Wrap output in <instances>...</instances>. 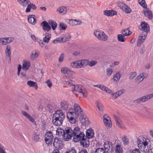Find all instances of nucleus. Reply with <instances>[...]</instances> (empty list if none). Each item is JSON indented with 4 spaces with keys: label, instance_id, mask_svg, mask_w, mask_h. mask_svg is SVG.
Listing matches in <instances>:
<instances>
[{
    "label": "nucleus",
    "instance_id": "f03ea898",
    "mask_svg": "<svg viewBox=\"0 0 153 153\" xmlns=\"http://www.w3.org/2000/svg\"><path fill=\"white\" fill-rule=\"evenodd\" d=\"M72 82V80L71 81L64 80L62 82L65 85L71 86L72 87L71 90L73 92L75 91L78 92L81 96L86 97L87 94V91L81 85H74Z\"/></svg>",
    "mask_w": 153,
    "mask_h": 153
},
{
    "label": "nucleus",
    "instance_id": "a19ab883",
    "mask_svg": "<svg viewBox=\"0 0 153 153\" xmlns=\"http://www.w3.org/2000/svg\"><path fill=\"white\" fill-rule=\"evenodd\" d=\"M123 150L120 146L117 145L116 146L115 151L116 153H122Z\"/></svg>",
    "mask_w": 153,
    "mask_h": 153
},
{
    "label": "nucleus",
    "instance_id": "0eeeda50",
    "mask_svg": "<svg viewBox=\"0 0 153 153\" xmlns=\"http://www.w3.org/2000/svg\"><path fill=\"white\" fill-rule=\"evenodd\" d=\"M152 97H153V93L148 94L146 95L143 96L140 98L134 100L133 102L136 104L148 101Z\"/></svg>",
    "mask_w": 153,
    "mask_h": 153
},
{
    "label": "nucleus",
    "instance_id": "864d4df0",
    "mask_svg": "<svg viewBox=\"0 0 153 153\" xmlns=\"http://www.w3.org/2000/svg\"><path fill=\"white\" fill-rule=\"evenodd\" d=\"M126 4L124 3L119 1L117 3V5L118 7L120 8L122 10Z\"/></svg>",
    "mask_w": 153,
    "mask_h": 153
},
{
    "label": "nucleus",
    "instance_id": "bb28decb",
    "mask_svg": "<svg viewBox=\"0 0 153 153\" xmlns=\"http://www.w3.org/2000/svg\"><path fill=\"white\" fill-rule=\"evenodd\" d=\"M33 15H30L28 17V20L29 22L33 25H35L36 23V19Z\"/></svg>",
    "mask_w": 153,
    "mask_h": 153
},
{
    "label": "nucleus",
    "instance_id": "39448f33",
    "mask_svg": "<svg viewBox=\"0 0 153 153\" xmlns=\"http://www.w3.org/2000/svg\"><path fill=\"white\" fill-rule=\"evenodd\" d=\"M75 133L74 136V139L76 142H77L80 140V141L86 137L84 133L81 132L80 129L78 127H75Z\"/></svg>",
    "mask_w": 153,
    "mask_h": 153
},
{
    "label": "nucleus",
    "instance_id": "aec40b11",
    "mask_svg": "<svg viewBox=\"0 0 153 153\" xmlns=\"http://www.w3.org/2000/svg\"><path fill=\"white\" fill-rule=\"evenodd\" d=\"M143 13L145 16L149 19H152L153 18L152 14L151 11L149 9L144 10Z\"/></svg>",
    "mask_w": 153,
    "mask_h": 153
},
{
    "label": "nucleus",
    "instance_id": "49530a36",
    "mask_svg": "<svg viewBox=\"0 0 153 153\" xmlns=\"http://www.w3.org/2000/svg\"><path fill=\"white\" fill-rule=\"evenodd\" d=\"M125 36L122 34H118L117 35L118 40L120 42H124L125 41Z\"/></svg>",
    "mask_w": 153,
    "mask_h": 153
},
{
    "label": "nucleus",
    "instance_id": "37998d69",
    "mask_svg": "<svg viewBox=\"0 0 153 153\" xmlns=\"http://www.w3.org/2000/svg\"><path fill=\"white\" fill-rule=\"evenodd\" d=\"M139 4L144 8H147V6L145 0H138Z\"/></svg>",
    "mask_w": 153,
    "mask_h": 153
},
{
    "label": "nucleus",
    "instance_id": "69168bd1",
    "mask_svg": "<svg viewBox=\"0 0 153 153\" xmlns=\"http://www.w3.org/2000/svg\"><path fill=\"white\" fill-rule=\"evenodd\" d=\"M64 55L63 53H62L60 56L59 59V62H62L64 59Z\"/></svg>",
    "mask_w": 153,
    "mask_h": 153
},
{
    "label": "nucleus",
    "instance_id": "72a5a7b5",
    "mask_svg": "<svg viewBox=\"0 0 153 153\" xmlns=\"http://www.w3.org/2000/svg\"><path fill=\"white\" fill-rule=\"evenodd\" d=\"M48 23L51 26L53 30H54L57 27V24L56 22L53 20H49Z\"/></svg>",
    "mask_w": 153,
    "mask_h": 153
},
{
    "label": "nucleus",
    "instance_id": "c85d7f7f",
    "mask_svg": "<svg viewBox=\"0 0 153 153\" xmlns=\"http://www.w3.org/2000/svg\"><path fill=\"white\" fill-rule=\"evenodd\" d=\"M65 129L64 130L62 129H57L56 130V135H58L59 136H62L63 137V138L64 140V136L65 134Z\"/></svg>",
    "mask_w": 153,
    "mask_h": 153
},
{
    "label": "nucleus",
    "instance_id": "412c9836",
    "mask_svg": "<svg viewBox=\"0 0 153 153\" xmlns=\"http://www.w3.org/2000/svg\"><path fill=\"white\" fill-rule=\"evenodd\" d=\"M79 68H81L85 67L88 64V60L86 59H83L81 60H78Z\"/></svg>",
    "mask_w": 153,
    "mask_h": 153
},
{
    "label": "nucleus",
    "instance_id": "a211bd4d",
    "mask_svg": "<svg viewBox=\"0 0 153 153\" xmlns=\"http://www.w3.org/2000/svg\"><path fill=\"white\" fill-rule=\"evenodd\" d=\"M114 118L116 122L117 125L119 127L121 128H123L124 126L120 119L116 115H114Z\"/></svg>",
    "mask_w": 153,
    "mask_h": 153
},
{
    "label": "nucleus",
    "instance_id": "2f4dec72",
    "mask_svg": "<svg viewBox=\"0 0 153 153\" xmlns=\"http://www.w3.org/2000/svg\"><path fill=\"white\" fill-rule=\"evenodd\" d=\"M18 1L22 5L25 7H26L30 3V1L29 0H18Z\"/></svg>",
    "mask_w": 153,
    "mask_h": 153
},
{
    "label": "nucleus",
    "instance_id": "e2e57ef3",
    "mask_svg": "<svg viewBox=\"0 0 153 153\" xmlns=\"http://www.w3.org/2000/svg\"><path fill=\"white\" fill-rule=\"evenodd\" d=\"M22 113L24 116L27 118L30 116L28 114L24 111H22Z\"/></svg>",
    "mask_w": 153,
    "mask_h": 153
},
{
    "label": "nucleus",
    "instance_id": "2eb2a0df",
    "mask_svg": "<svg viewBox=\"0 0 153 153\" xmlns=\"http://www.w3.org/2000/svg\"><path fill=\"white\" fill-rule=\"evenodd\" d=\"M43 29L46 31H48L51 29V26L46 21H43L41 23Z\"/></svg>",
    "mask_w": 153,
    "mask_h": 153
},
{
    "label": "nucleus",
    "instance_id": "3c124183",
    "mask_svg": "<svg viewBox=\"0 0 153 153\" xmlns=\"http://www.w3.org/2000/svg\"><path fill=\"white\" fill-rule=\"evenodd\" d=\"M122 141L124 145H127L128 143V140L126 137L124 136L122 138Z\"/></svg>",
    "mask_w": 153,
    "mask_h": 153
},
{
    "label": "nucleus",
    "instance_id": "f704fd0d",
    "mask_svg": "<svg viewBox=\"0 0 153 153\" xmlns=\"http://www.w3.org/2000/svg\"><path fill=\"white\" fill-rule=\"evenodd\" d=\"M96 103L98 110L100 111H102L103 110V107L102 103L97 100L96 101Z\"/></svg>",
    "mask_w": 153,
    "mask_h": 153
},
{
    "label": "nucleus",
    "instance_id": "13d9d810",
    "mask_svg": "<svg viewBox=\"0 0 153 153\" xmlns=\"http://www.w3.org/2000/svg\"><path fill=\"white\" fill-rule=\"evenodd\" d=\"M106 72L107 75L108 76H110L113 72L112 69L110 68H107L106 69Z\"/></svg>",
    "mask_w": 153,
    "mask_h": 153
},
{
    "label": "nucleus",
    "instance_id": "7ed1b4c3",
    "mask_svg": "<svg viewBox=\"0 0 153 153\" xmlns=\"http://www.w3.org/2000/svg\"><path fill=\"white\" fill-rule=\"evenodd\" d=\"M65 119L64 113L61 110H57L53 114L52 122L56 126H60Z\"/></svg>",
    "mask_w": 153,
    "mask_h": 153
},
{
    "label": "nucleus",
    "instance_id": "a878e982",
    "mask_svg": "<svg viewBox=\"0 0 153 153\" xmlns=\"http://www.w3.org/2000/svg\"><path fill=\"white\" fill-rule=\"evenodd\" d=\"M31 8H32L33 10H36V7L35 5L31 3L30 2V3L27 5V7L26 10V12L27 13L30 12Z\"/></svg>",
    "mask_w": 153,
    "mask_h": 153
},
{
    "label": "nucleus",
    "instance_id": "680f3d73",
    "mask_svg": "<svg viewBox=\"0 0 153 153\" xmlns=\"http://www.w3.org/2000/svg\"><path fill=\"white\" fill-rule=\"evenodd\" d=\"M29 121L30 122H32L33 123V124H34L36 126V121H35L32 118V116L30 115L28 118Z\"/></svg>",
    "mask_w": 153,
    "mask_h": 153
},
{
    "label": "nucleus",
    "instance_id": "c03bdc74",
    "mask_svg": "<svg viewBox=\"0 0 153 153\" xmlns=\"http://www.w3.org/2000/svg\"><path fill=\"white\" fill-rule=\"evenodd\" d=\"M136 75L137 73L135 71L131 72L128 75L129 79L130 80H132Z\"/></svg>",
    "mask_w": 153,
    "mask_h": 153
},
{
    "label": "nucleus",
    "instance_id": "5fc2aeb1",
    "mask_svg": "<svg viewBox=\"0 0 153 153\" xmlns=\"http://www.w3.org/2000/svg\"><path fill=\"white\" fill-rule=\"evenodd\" d=\"M68 23L71 26L76 25V23L75 22V20L74 19H71L68 20Z\"/></svg>",
    "mask_w": 153,
    "mask_h": 153
},
{
    "label": "nucleus",
    "instance_id": "de8ad7c7",
    "mask_svg": "<svg viewBox=\"0 0 153 153\" xmlns=\"http://www.w3.org/2000/svg\"><path fill=\"white\" fill-rule=\"evenodd\" d=\"M97 63V61L96 60H91L89 61L88 60V65L89 66L91 67L95 65Z\"/></svg>",
    "mask_w": 153,
    "mask_h": 153
},
{
    "label": "nucleus",
    "instance_id": "6e6d98bb",
    "mask_svg": "<svg viewBox=\"0 0 153 153\" xmlns=\"http://www.w3.org/2000/svg\"><path fill=\"white\" fill-rule=\"evenodd\" d=\"M65 153H76V151L74 148H72L68 149Z\"/></svg>",
    "mask_w": 153,
    "mask_h": 153
},
{
    "label": "nucleus",
    "instance_id": "6e6552de",
    "mask_svg": "<svg viewBox=\"0 0 153 153\" xmlns=\"http://www.w3.org/2000/svg\"><path fill=\"white\" fill-rule=\"evenodd\" d=\"M95 36L100 40L105 41L107 40V36L102 31L97 30L94 32Z\"/></svg>",
    "mask_w": 153,
    "mask_h": 153
},
{
    "label": "nucleus",
    "instance_id": "6ab92c4d",
    "mask_svg": "<svg viewBox=\"0 0 153 153\" xmlns=\"http://www.w3.org/2000/svg\"><path fill=\"white\" fill-rule=\"evenodd\" d=\"M146 74L144 73H142L140 74L139 76L136 77L135 79V82L139 83L142 81L145 78L144 75Z\"/></svg>",
    "mask_w": 153,
    "mask_h": 153
},
{
    "label": "nucleus",
    "instance_id": "4be33fe9",
    "mask_svg": "<svg viewBox=\"0 0 153 153\" xmlns=\"http://www.w3.org/2000/svg\"><path fill=\"white\" fill-rule=\"evenodd\" d=\"M94 131L91 128H89L87 130L86 132V137L88 138H91L94 136Z\"/></svg>",
    "mask_w": 153,
    "mask_h": 153
},
{
    "label": "nucleus",
    "instance_id": "bf43d9fd",
    "mask_svg": "<svg viewBox=\"0 0 153 153\" xmlns=\"http://www.w3.org/2000/svg\"><path fill=\"white\" fill-rule=\"evenodd\" d=\"M108 94H111L113 98L114 99L117 98L118 97L116 92L114 93L111 90V92H110L108 93Z\"/></svg>",
    "mask_w": 153,
    "mask_h": 153
},
{
    "label": "nucleus",
    "instance_id": "cd10ccee",
    "mask_svg": "<svg viewBox=\"0 0 153 153\" xmlns=\"http://www.w3.org/2000/svg\"><path fill=\"white\" fill-rule=\"evenodd\" d=\"M51 37V34L48 33H46L45 34V36L43 39V41L48 43L49 42Z\"/></svg>",
    "mask_w": 153,
    "mask_h": 153
},
{
    "label": "nucleus",
    "instance_id": "4468645a",
    "mask_svg": "<svg viewBox=\"0 0 153 153\" xmlns=\"http://www.w3.org/2000/svg\"><path fill=\"white\" fill-rule=\"evenodd\" d=\"M103 121L105 125L107 126L110 127L111 126V121L110 117L107 114H105L103 116Z\"/></svg>",
    "mask_w": 153,
    "mask_h": 153
},
{
    "label": "nucleus",
    "instance_id": "79ce46f5",
    "mask_svg": "<svg viewBox=\"0 0 153 153\" xmlns=\"http://www.w3.org/2000/svg\"><path fill=\"white\" fill-rule=\"evenodd\" d=\"M99 88L102 90L105 91L108 93L111 92V90L104 85H100Z\"/></svg>",
    "mask_w": 153,
    "mask_h": 153
},
{
    "label": "nucleus",
    "instance_id": "c756f323",
    "mask_svg": "<svg viewBox=\"0 0 153 153\" xmlns=\"http://www.w3.org/2000/svg\"><path fill=\"white\" fill-rule=\"evenodd\" d=\"M30 65V62L24 61L23 64V69L25 70H27Z\"/></svg>",
    "mask_w": 153,
    "mask_h": 153
},
{
    "label": "nucleus",
    "instance_id": "5701e85b",
    "mask_svg": "<svg viewBox=\"0 0 153 153\" xmlns=\"http://www.w3.org/2000/svg\"><path fill=\"white\" fill-rule=\"evenodd\" d=\"M81 145L83 147H87L89 145V142L88 139H85V138L82 140L80 141Z\"/></svg>",
    "mask_w": 153,
    "mask_h": 153
},
{
    "label": "nucleus",
    "instance_id": "a18cd8bd",
    "mask_svg": "<svg viewBox=\"0 0 153 153\" xmlns=\"http://www.w3.org/2000/svg\"><path fill=\"white\" fill-rule=\"evenodd\" d=\"M59 26L60 29L63 30H65L67 27V25L62 22H61L59 23Z\"/></svg>",
    "mask_w": 153,
    "mask_h": 153
},
{
    "label": "nucleus",
    "instance_id": "ea45409f",
    "mask_svg": "<svg viewBox=\"0 0 153 153\" xmlns=\"http://www.w3.org/2000/svg\"><path fill=\"white\" fill-rule=\"evenodd\" d=\"M71 65L72 67L74 68H79L80 67L78 61H77L71 63Z\"/></svg>",
    "mask_w": 153,
    "mask_h": 153
},
{
    "label": "nucleus",
    "instance_id": "dca6fc26",
    "mask_svg": "<svg viewBox=\"0 0 153 153\" xmlns=\"http://www.w3.org/2000/svg\"><path fill=\"white\" fill-rule=\"evenodd\" d=\"M61 145L62 141L56 137L54 139L53 145L55 148H60Z\"/></svg>",
    "mask_w": 153,
    "mask_h": 153
},
{
    "label": "nucleus",
    "instance_id": "4d7b16f0",
    "mask_svg": "<svg viewBox=\"0 0 153 153\" xmlns=\"http://www.w3.org/2000/svg\"><path fill=\"white\" fill-rule=\"evenodd\" d=\"M5 38H0V44L2 45H6L7 44Z\"/></svg>",
    "mask_w": 153,
    "mask_h": 153
},
{
    "label": "nucleus",
    "instance_id": "b1692460",
    "mask_svg": "<svg viewBox=\"0 0 153 153\" xmlns=\"http://www.w3.org/2000/svg\"><path fill=\"white\" fill-rule=\"evenodd\" d=\"M32 138L33 140L35 142L39 141L41 139L39 133L36 132L33 133V135Z\"/></svg>",
    "mask_w": 153,
    "mask_h": 153
},
{
    "label": "nucleus",
    "instance_id": "ddd939ff",
    "mask_svg": "<svg viewBox=\"0 0 153 153\" xmlns=\"http://www.w3.org/2000/svg\"><path fill=\"white\" fill-rule=\"evenodd\" d=\"M69 104L65 101H63L60 103V108L62 111H66L69 108Z\"/></svg>",
    "mask_w": 153,
    "mask_h": 153
},
{
    "label": "nucleus",
    "instance_id": "052dcab7",
    "mask_svg": "<svg viewBox=\"0 0 153 153\" xmlns=\"http://www.w3.org/2000/svg\"><path fill=\"white\" fill-rule=\"evenodd\" d=\"M5 38L7 44L10 43L14 40V38L12 37H6Z\"/></svg>",
    "mask_w": 153,
    "mask_h": 153
},
{
    "label": "nucleus",
    "instance_id": "423d86ee",
    "mask_svg": "<svg viewBox=\"0 0 153 153\" xmlns=\"http://www.w3.org/2000/svg\"><path fill=\"white\" fill-rule=\"evenodd\" d=\"M75 128L73 130L69 127L65 128V134L64 136V140L65 141H69L71 139L72 137L74 136L75 134Z\"/></svg>",
    "mask_w": 153,
    "mask_h": 153
},
{
    "label": "nucleus",
    "instance_id": "0e129e2a",
    "mask_svg": "<svg viewBox=\"0 0 153 153\" xmlns=\"http://www.w3.org/2000/svg\"><path fill=\"white\" fill-rule=\"evenodd\" d=\"M45 83L47 84V85L49 88H50L52 87V83L49 79Z\"/></svg>",
    "mask_w": 153,
    "mask_h": 153
},
{
    "label": "nucleus",
    "instance_id": "20e7f679",
    "mask_svg": "<svg viewBox=\"0 0 153 153\" xmlns=\"http://www.w3.org/2000/svg\"><path fill=\"white\" fill-rule=\"evenodd\" d=\"M61 72L64 74L63 78L64 80L71 81L72 80L70 77L73 74L74 72L71 71L70 69L66 67H63L61 68Z\"/></svg>",
    "mask_w": 153,
    "mask_h": 153
},
{
    "label": "nucleus",
    "instance_id": "473e14b6",
    "mask_svg": "<svg viewBox=\"0 0 153 153\" xmlns=\"http://www.w3.org/2000/svg\"><path fill=\"white\" fill-rule=\"evenodd\" d=\"M121 33L124 36H127L131 34L132 32L128 29H126L122 30L121 31Z\"/></svg>",
    "mask_w": 153,
    "mask_h": 153
},
{
    "label": "nucleus",
    "instance_id": "f257e3e1",
    "mask_svg": "<svg viewBox=\"0 0 153 153\" xmlns=\"http://www.w3.org/2000/svg\"><path fill=\"white\" fill-rule=\"evenodd\" d=\"M67 116L69 121L71 124L75 123L79 116L81 117L82 122L85 123L86 120L85 116L84 115L79 105L77 103L74 104V109L72 108L69 110Z\"/></svg>",
    "mask_w": 153,
    "mask_h": 153
},
{
    "label": "nucleus",
    "instance_id": "603ef678",
    "mask_svg": "<svg viewBox=\"0 0 153 153\" xmlns=\"http://www.w3.org/2000/svg\"><path fill=\"white\" fill-rule=\"evenodd\" d=\"M105 152L103 148H99L96 150L95 153H105Z\"/></svg>",
    "mask_w": 153,
    "mask_h": 153
},
{
    "label": "nucleus",
    "instance_id": "f3484780",
    "mask_svg": "<svg viewBox=\"0 0 153 153\" xmlns=\"http://www.w3.org/2000/svg\"><path fill=\"white\" fill-rule=\"evenodd\" d=\"M39 52L38 51L33 50L32 51L30 54V59L31 60L36 59L39 55Z\"/></svg>",
    "mask_w": 153,
    "mask_h": 153
},
{
    "label": "nucleus",
    "instance_id": "4c0bfd02",
    "mask_svg": "<svg viewBox=\"0 0 153 153\" xmlns=\"http://www.w3.org/2000/svg\"><path fill=\"white\" fill-rule=\"evenodd\" d=\"M58 11L60 13H63V14H65L66 12V8L65 6H62L58 8Z\"/></svg>",
    "mask_w": 153,
    "mask_h": 153
},
{
    "label": "nucleus",
    "instance_id": "338daca9",
    "mask_svg": "<svg viewBox=\"0 0 153 153\" xmlns=\"http://www.w3.org/2000/svg\"><path fill=\"white\" fill-rule=\"evenodd\" d=\"M130 153H141V152L139 149H136L133 150Z\"/></svg>",
    "mask_w": 153,
    "mask_h": 153
},
{
    "label": "nucleus",
    "instance_id": "f8f14e48",
    "mask_svg": "<svg viewBox=\"0 0 153 153\" xmlns=\"http://www.w3.org/2000/svg\"><path fill=\"white\" fill-rule=\"evenodd\" d=\"M146 36V33H140L137 41V46L139 47L140 46L145 39Z\"/></svg>",
    "mask_w": 153,
    "mask_h": 153
},
{
    "label": "nucleus",
    "instance_id": "9b49d317",
    "mask_svg": "<svg viewBox=\"0 0 153 153\" xmlns=\"http://www.w3.org/2000/svg\"><path fill=\"white\" fill-rule=\"evenodd\" d=\"M45 141L48 145H51L52 143L53 136L51 131L47 133L45 135Z\"/></svg>",
    "mask_w": 153,
    "mask_h": 153
},
{
    "label": "nucleus",
    "instance_id": "774afa93",
    "mask_svg": "<svg viewBox=\"0 0 153 153\" xmlns=\"http://www.w3.org/2000/svg\"><path fill=\"white\" fill-rule=\"evenodd\" d=\"M3 148L2 146L0 148V153H6Z\"/></svg>",
    "mask_w": 153,
    "mask_h": 153
},
{
    "label": "nucleus",
    "instance_id": "8fccbe9b",
    "mask_svg": "<svg viewBox=\"0 0 153 153\" xmlns=\"http://www.w3.org/2000/svg\"><path fill=\"white\" fill-rule=\"evenodd\" d=\"M62 41L63 39L62 37H59L56 38L53 41V42L54 44H56L59 42L61 43L62 42Z\"/></svg>",
    "mask_w": 153,
    "mask_h": 153
},
{
    "label": "nucleus",
    "instance_id": "c9c22d12",
    "mask_svg": "<svg viewBox=\"0 0 153 153\" xmlns=\"http://www.w3.org/2000/svg\"><path fill=\"white\" fill-rule=\"evenodd\" d=\"M121 75L118 72L116 73L113 76L112 79L117 82V81L119 80L121 77Z\"/></svg>",
    "mask_w": 153,
    "mask_h": 153
},
{
    "label": "nucleus",
    "instance_id": "9d476101",
    "mask_svg": "<svg viewBox=\"0 0 153 153\" xmlns=\"http://www.w3.org/2000/svg\"><path fill=\"white\" fill-rule=\"evenodd\" d=\"M139 30L144 31V32H142V33H146L147 35L148 33L150 31L149 25L147 22H141V24L139 26Z\"/></svg>",
    "mask_w": 153,
    "mask_h": 153
},
{
    "label": "nucleus",
    "instance_id": "e433bc0d",
    "mask_svg": "<svg viewBox=\"0 0 153 153\" xmlns=\"http://www.w3.org/2000/svg\"><path fill=\"white\" fill-rule=\"evenodd\" d=\"M123 10L126 13H129L131 12V8L126 4L124 7Z\"/></svg>",
    "mask_w": 153,
    "mask_h": 153
},
{
    "label": "nucleus",
    "instance_id": "58836bf2",
    "mask_svg": "<svg viewBox=\"0 0 153 153\" xmlns=\"http://www.w3.org/2000/svg\"><path fill=\"white\" fill-rule=\"evenodd\" d=\"M5 52L6 55L10 58V45H7L6 46Z\"/></svg>",
    "mask_w": 153,
    "mask_h": 153
},
{
    "label": "nucleus",
    "instance_id": "7c9ffc66",
    "mask_svg": "<svg viewBox=\"0 0 153 153\" xmlns=\"http://www.w3.org/2000/svg\"><path fill=\"white\" fill-rule=\"evenodd\" d=\"M27 85L30 87H34L36 89L38 88L36 82L33 81H28L27 82Z\"/></svg>",
    "mask_w": 153,
    "mask_h": 153
},
{
    "label": "nucleus",
    "instance_id": "09e8293b",
    "mask_svg": "<svg viewBox=\"0 0 153 153\" xmlns=\"http://www.w3.org/2000/svg\"><path fill=\"white\" fill-rule=\"evenodd\" d=\"M62 38L63 39V41L64 40V42H66L70 39L71 38V36L70 35L68 34L65 35Z\"/></svg>",
    "mask_w": 153,
    "mask_h": 153
},
{
    "label": "nucleus",
    "instance_id": "1a4fd4ad",
    "mask_svg": "<svg viewBox=\"0 0 153 153\" xmlns=\"http://www.w3.org/2000/svg\"><path fill=\"white\" fill-rule=\"evenodd\" d=\"M104 150L107 153H111L114 151V148L113 147L112 142L108 141L105 142L104 144Z\"/></svg>",
    "mask_w": 153,
    "mask_h": 153
},
{
    "label": "nucleus",
    "instance_id": "393cba45",
    "mask_svg": "<svg viewBox=\"0 0 153 153\" xmlns=\"http://www.w3.org/2000/svg\"><path fill=\"white\" fill-rule=\"evenodd\" d=\"M104 14L107 16H113L116 14L115 11L113 10H105L103 11Z\"/></svg>",
    "mask_w": 153,
    "mask_h": 153
}]
</instances>
